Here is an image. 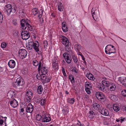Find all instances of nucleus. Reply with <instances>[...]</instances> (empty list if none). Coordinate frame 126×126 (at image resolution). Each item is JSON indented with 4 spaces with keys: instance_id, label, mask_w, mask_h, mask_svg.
<instances>
[{
    "instance_id": "nucleus-64",
    "label": "nucleus",
    "mask_w": 126,
    "mask_h": 126,
    "mask_svg": "<svg viewBox=\"0 0 126 126\" xmlns=\"http://www.w3.org/2000/svg\"><path fill=\"white\" fill-rule=\"evenodd\" d=\"M103 79H104L103 80L106 81V80H107V79L105 77H104Z\"/></svg>"
},
{
    "instance_id": "nucleus-36",
    "label": "nucleus",
    "mask_w": 126,
    "mask_h": 126,
    "mask_svg": "<svg viewBox=\"0 0 126 126\" xmlns=\"http://www.w3.org/2000/svg\"><path fill=\"white\" fill-rule=\"evenodd\" d=\"M58 10L60 11H63V6L62 4L60 3L58 6Z\"/></svg>"
},
{
    "instance_id": "nucleus-21",
    "label": "nucleus",
    "mask_w": 126,
    "mask_h": 126,
    "mask_svg": "<svg viewBox=\"0 0 126 126\" xmlns=\"http://www.w3.org/2000/svg\"><path fill=\"white\" fill-rule=\"evenodd\" d=\"M8 65L10 67L13 68L15 66L16 63L15 61L13 60H11L9 61Z\"/></svg>"
},
{
    "instance_id": "nucleus-33",
    "label": "nucleus",
    "mask_w": 126,
    "mask_h": 126,
    "mask_svg": "<svg viewBox=\"0 0 126 126\" xmlns=\"http://www.w3.org/2000/svg\"><path fill=\"white\" fill-rule=\"evenodd\" d=\"M102 84H99V85L98 86V88L100 90L102 91L104 89V85L102 83Z\"/></svg>"
},
{
    "instance_id": "nucleus-2",
    "label": "nucleus",
    "mask_w": 126,
    "mask_h": 126,
    "mask_svg": "<svg viewBox=\"0 0 126 126\" xmlns=\"http://www.w3.org/2000/svg\"><path fill=\"white\" fill-rule=\"evenodd\" d=\"M24 83V80L20 77L17 78L16 81L13 82L12 85L16 89L17 91L20 92L22 91Z\"/></svg>"
},
{
    "instance_id": "nucleus-16",
    "label": "nucleus",
    "mask_w": 126,
    "mask_h": 126,
    "mask_svg": "<svg viewBox=\"0 0 126 126\" xmlns=\"http://www.w3.org/2000/svg\"><path fill=\"white\" fill-rule=\"evenodd\" d=\"M45 74H42L40 75V74H38L36 75V78L38 79H42L46 81V77Z\"/></svg>"
},
{
    "instance_id": "nucleus-54",
    "label": "nucleus",
    "mask_w": 126,
    "mask_h": 126,
    "mask_svg": "<svg viewBox=\"0 0 126 126\" xmlns=\"http://www.w3.org/2000/svg\"><path fill=\"white\" fill-rule=\"evenodd\" d=\"M62 27H65L67 26H66V23L65 22H63L62 23Z\"/></svg>"
},
{
    "instance_id": "nucleus-61",
    "label": "nucleus",
    "mask_w": 126,
    "mask_h": 126,
    "mask_svg": "<svg viewBox=\"0 0 126 126\" xmlns=\"http://www.w3.org/2000/svg\"><path fill=\"white\" fill-rule=\"evenodd\" d=\"M20 110L21 112H23L24 111V109L23 108H22Z\"/></svg>"
},
{
    "instance_id": "nucleus-17",
    "label": "nucleus",
    "mask_w": 126,
    "mask_h": 126,
    "mask_svg": "<svg viewBox=\"0 0 126 126\" xmlns=\"http://www.w3.org/2000/svg\"><path fill=\"white\" fill-rule=\"evenodd\" d=\"M67 54L66 56V58H65V61L66 63H70L71 62V57L69 55L73 54V53L72 54H70L69 52H67Z\"/></svg>"
},
{
    "instance_id": "nucleus-49",
    "label": "nucleus",
    "mask_w": 126,
    "mask_h": 126,
    "mask_svg": "<svg viewBox=\"0 0 126 126\" xmlns=\"http://www.w3.org/2000/svg\"><path fill=\"white\" fill-rule=\"evenodd\" d=\"M62 29L63 31L65 32H66L67 31V27H62Z\"/></svg>"
},
{
    "instance_id": "nucleus-35",
    "label": "nucleus",
    "mask_w": 126,
    "mask_h": 126,
    "mask_svg": "<svg viewBox=\"0 0 126 126\" xmlns=\"http://www.w3.org/2000/svg\"><path fill=\"white\" fill-rule=\"evenodd\" d=\"M58 63H52V68L54 69L57 70L58 69Z\"/></svg>"
},
{
    "instance_id": "nucleus-38",
    "label": "nucleus",
    "mask_w": 126,
    "mask_h": 126,
    "mask_svg": "<svg viewBox=\"0 0 126 126\" xmlns=\"http://www.w3.org/2000/svg\"><path fill=\"white\" fill-rule=\"evenodd\" d=\"M72 55V59L73 60L74 62L75 63H77V62L78 61V59L77 58V57L76 56H75L73 54Z\"/></svg>"
},
{
    "instance_id": "nucleus-55",
    "label": "nucleus",
    "mask_w": 126,
    "mask_h": 126,
    "mask_svg": "<svg viewBox=\"0 0 126 126\" xmlns=\"http://www.w3.org/2000/svg\"><path fill=\"white\" fill-rule=\"evenodd\" d=\"M67 54V53H63V56L64 58H66V55Z\"/></svg>"
},
{
    "instance_id": "nucleus-42",
    "label": "nucleus",
    "mask_w": 126,
    "mask_h": 126,
    "mask_svg": "<svg viewBox=\"0 0 126 126\" xmlns=\"http://www.w3.org/2000/svg\"><path fill=\"white\" fill-rule=\"evenodd\" d=\"M25 98L26 101L28 102H30L31 101L32 98V97H28L27 96H26Z\"/></svg>"
},
{
    "instance_id": "nucleus-23",
    "label": "nucleus",
    "mask_w": 126,
    "mask_h": 126,
    "mask_svg": "<svg viewBox=\"0 0 126 126\" xmlns=\"http://www.w3.org/2000/svg\"><path fill=\"white\" fill-rule=\"evenodd\" d=\"M92 108L93 110H98L100 107V105L98 104L94 103L93 105Z\"/></svg>"
},
{
    "instance_id": "nucleus-57",
    "label": "nucleus",
    "mask_w": 126,
    "mask_h": 126,
    "mask_svg": "<svg viewBox=\"0 0 126 126\" xmlns=\"http://www.w3.org/2000/svg\"><path fill=\"white\" fill-rule=\"evenodd\" d=\"M79 123H78V124L79 125V126H84L83 125H82L81 124H80V123L79 122Z\"/></svg>"
},
{
    "instance_id": "nucleus-50",
    "label": "nucleus",
    "mask_w": 126,
    "mask_h": 126,
    "mask_svg": "<svg viewBox=\"0 0 126 126\" xmlns=\"http://www.w3.org/2000/svg\"><path fill=\"white\" fill-rule=\"evenodd\" d=\"M85 90L88 94H91L90 88H85Z\"/></svg>"
},
{
    "instance_id": "nucleus-60",
    "label": "nucleus",
    "mask_w": 126,
    "mask_h": 126,
    "mask_svg": "<svg viewBox=\"0 0 126 126\" xmlns=\"http://www.w3.org/2000/svg\"><path fill=\"white\" fill-rule=\"evenodd\" d=\"M120 121V118H119L118 119H117L116 120V121L117 122H119Z\"/></svg>"
},
{
    "instance_id": "nucleus-47",
    "label": "nucleus",
    "mask_w": 126,
    "mask_h": 126,
    "mask_svg": "<svg viewBox=\"0 0 126 126\" xmlns=\"http://www.w3.org/2000/svg\"><path fill=\"white\" fill-rule=\"evenodd\" d=\"M122 94L124 96H126V90H124L121 92Z\"/></svg>"
},
{
    "instance_id": "nucleus-32",
    "label": "nucleus",
    "mask_w": 126,
    "mask_h": 126,
    "mask_svg": "<svg viewBox=\"0 0 126 126\" xmlns=\"http://www.w3.org/2000/svg\"><path fill=\"white\" fill-rule=\"evenodd\" d=\"M113 108L114 110L115 111L117 112L120 110L119 107L116 104H114L113 105Z\"/></svg>"
},
{
    "instance_id": "nucleus-44",
    "label": "nucleus",
    "mask_w": 126,
    "mask_h": 126,
    "mask_svg": "<svg viewBox=\"0 0 126 126\" xmlns=\"http://www.w3.org/2000/svg\"><path fill=\"white\" fill-rule=\"evenodd\" d=\"M74 98L69 99L68 101V102L70 104H73L74 102Z\"/></svg>"
},
{
    "instance_id": "nucleus-34",
    "label": "nucleus",
    "mask_w": 126,
    "mask_h": 126,
    "mask_svg": "<svg viewBox=\"0 0 126 126\" xmlns=\"http://www.w3.org/2000/svg\"><path fill=\"white\" fill-rule=\"evenodd\" d=\"M92 88L90 83L87 81L85 83V88Z\"/></svg>"
},
{
    "instance_id": "nucleus-20",
    "label": "nucleus",
    "mask_w": 126,
    "mask_h": 126,
    "mask_svg": "<svg viewBox=\"0 0 126 126\" xmlns=\"http://www.w3.org/2000/svg\"><path fill=\"white\" fill-rule=\"evenodd\" d=\"M10 104L12 107L15 108L18 106V103L16 99H14L11 101Z\"/></svg>"
},
{
    "instance_id": "nucleus-43",
    "label": "nucleus",
    "mask_w": 126,
    "mask_h": 126,
    "mask_svg": "<svg viewBox=\"0 0 126 126\" xmlns=\"http://www.w3.org/2000/svg\"><path fill=\"white\" fill-rule=\"evenodd\" d=\"M7 44L5 42H3L1 43V47L3 48H5L7 46Z\"/></svg>"
},
{
    "instance_id": "nucleus-26",
    "label": "nucleus",
    "mask_w": 126,
    "mask_h": 126,
    "mask_svg": "<svg viewBox=\"0 0 126 126\" xmlns=\"http://www.w3.org/2000/svg\"><path fill=\"white\" fill-rule=\"evenodd\" d=\"M43 88L42 85H40L38 87L37 90L38 93L39 94H41L43 92Z\"/></svg>"
},
{
    "instance_id": "nucleus-29",
    "label": "nucleus",
    "mask_w": 126,
    "mask_h": 126,
    "mask_svg": "<svg viewBox=\"0 0 126 126\" xmlns=\"http://www.w3.org/2000/svg\"><path fill=\"white\" fill-rule=\"evenodd\" d=\"M38 10L37 8H35L32 10V13L34 16H35L38 14Z\"/></svg>"
},
{
    "instance_id": "nucleus-37",
    "label": "nucleus",
    "mask_w": 126,
    "mask_h": 126,
    "mask_svg": "<svg viewBox=\"0 0 126 126\" xmlns=\"http://www.w3.org/2000/svg\"><path fill=\"white\" fill-rule=\"evenodd\" d=\"M92 16L93 17L94 19L96 21H98V17L97 18H96L95 17V12L94 11L93 12V11H92Z\"/></svg>"
},
{
    "instance_id": "nucleus-25",
    "label": "nucleus",
    "mask_w": 126,
    "mask_h": 126,
    "mask_svg": "<svg viewBox=\"0 0 126 126\" xmlns=\"http://www.w3.org/2000/svg\"><path fill=\"white\" fill-rule=\"evenodd\" d=\"M74 47L76 50L79 51L81 49L82 47L79 44H77L75 45Z\"/></svg>"
},
{
    "instance_id": "nucleus-27",
    "label": "nucleus",
    "mask_w": 126,
    "mask_h": 126,
    "mask_svg": "<svg viewBox=\"0 0 126 126\" xmlns=\"http://www.w3.org/2000/svg\"><path fill=\"white\" fill-rule=\"evenodd\" d=\"M88 115L89 118H93L95 116V114L93 111H89Z\"/></svg>"
},
{
    "instance_id": "nucleus-53",
    "label": "nucleus",
    "mask_w": 126,
    "mask_h": 126,
    "mask_svg": "<svg viewBox=\"0 0 126 126\" xmlns=\"http://www.w3.org/2000/svg\"><path fill=\"white\" fill-rule=\"evenodd\" d=\"M72 71H74L76 73H78V70L76 67H74L72 69Z\"/></svg>"
},
{
    "instance_id": "nucleus-14",
    "label": "nucleus",
    "mask_w": 126,
    "mask_h": 126,
    "mask_svg": "<svg viewBox=\"0 0 126 126\" xmlns=\"http://www.w3.org/2000/svg\"><path fill=\"white\" fill-rule=\"evenodd\" d=\"M40 45L37 41H35L34 42V44L33 47V48L34 49L36 52H38L39 51V47Z\"/></svg>"
},
{
    "instance_id": "nucleus-11",
    "label": "nucleus",
    "mask_w": 126,
    "mask_h": 126,
    "mask_svg": "<svg viewBox=\"0 0 126 126\" xmlns=\"http://www.w3.org/2000/svg\"><path fill=\"white\" fill-rule=\"evenodd\" d=\"M22 38L23 40H26L30 37L29 34L27 31L22 32L21 33Z\"/></svg>"
},
{
    "instance_id": "nucleus-9",
    "label": "nucleus",
    "mask_w": 126,
    "mask_h": 126,
    "mask_svg": "<svg viewBox=\"0 0 126 126\" xmlns=\"http://www.w3.org/2000/svg\"><path fill=\"white\" fill-rule=\"evenodd\" d=\"M19 55L21 58L23 59L25 58L27 55V52L24 49H21L18 52Z\"/></svg>"
},
{
    "instance_id": "nucleus-58",
    "label": "nucleus",
    "mask_w": 126,
    "mask_h": 126,
    "mask_svg": "<svg viewBox=\"0 0 126 126\" xmlns=\"http://www.w3.org/2000/svg\"><path fill=\"white\" fill-rule=\"evenodd\" d=\"M63 75L64 76H66V74L65 72V71H63Z\"/></svg>"
},
{
    "instance_id": "nucleus-28",
    "label": "nucleus",
    "mask_w": 126,
    "mask_h": 126,
    "mask_svg": "<svg viewBox=\"0 0 126 126\" xmlns=\"http://www.w3.org/2000/svg\"><path fill=\"white\" fill-rule=\"evenodd\" d=\"M69 78L70 80V81L72 83L74 82L75 80L74 76L70 74L69 75Z\"/></svg>"
},
{
    "instance_id": "nucleus-22",
    "label": "nucleus",
    "mask_w": 126,
    "mask_h": 126,
    "mask_svg": "<svg viewBox=\"0 0 126 126\" xmlns=\"http://www.w3.org/2000/svg\"><path fill=\"white\" fill-rule=\"evenodd\" d=\"M86 77L89 79L92 80H94L95 78L92 74L90 73H88L86 75Z\"/></svg>"
},
{
    "instance_id": "nucleus-46",
    "label": "nucleus",
    "mask_w": 126,
    "mask_h": 126,
    "mask_svg": "<svg viewBox=\"0 0 126 126\" xmlns=\"http://www.w3.org/2000/svg\"><path fill=\"white\" fill-rule=\"evenodd\" d=\"M43 13V10L42 9L40 10L39 13V15L38 16V17L39 18H41L42 15Z\"/></svg>"
},
{
    "instance_id": "nucleus-18",
    "label": "nucleus",
    "mask_w": 126,
    "mask_h": 126,
    "mask_svg": "<svg viewBox=\"0 0 126 126\" xmlns=\"http://www.w3.org/2000/svg\"><path fill=\"white\" fill-rule=\"evenodd\" d=\"M118 80L122 84L126 87V78L124 77H120Z\"/></svg>"
},
{
    "instance_id": "nucleus-15",
    "label": "nucleus",
    "mask_w": 126,
    "mask_h": 126,
    "mask_svg": "<svg viewBox=\"0 0 126 126\" xmlns=\"http://www.w3.org/2000/svg\"><path fill=\"white\" fill-rule=\"evenodd\" d=\"M100 112L102 115L108 116L109 115V112L108 110L104 108H102L100 110Z\"/></svg>"
},
{
    "instance_id": "nucleus-24",
    "label": "nucleus",
    "mask_w": 126,
    "mask_h": 126,
    "mask_svg": "<svg viewBox=\"0 0 126 126\" xmlns=\"http://www.w3.org/2000/svg\"><path fill=\"white\" fill-rule=\"evenodd\" d=\"M38 101L39 102L40 104L41 105H44L45 104L46 100L45 99H43L42 98H39Z\"/></svg>"
},
{
    "instance_id": "nucleus-19",
    "label": "nucleus",
    "mask_w": 126,
    "mask_h": 126,
    "mask_svg": "<svg viewBox=\"0 0 126 126\" xmlns=\"http://www.w3.org/2000/svg\"><path fill=\"white\" fill-rule=\"evenodd\" d=\"M34 42L32 41H29L26 44V47L29 50H31L33 47Z\"/></svg>"
},
{
    "instance_id": "nucleus-31",
    "label": "nucleus",
    "mask_w": 126,
    "mask_h": 126,
    "mask_svg": "<svg viewBox=\"0 0 126 126\" xmlns=\"http://www.w3.org/2000/svg\"><path fill=\"white\" fill-rule=\"evenodd\" d=\"M110 97L111 100L114 101H116L117 99V98L116 96L113 94L110 95Z\"/></svg>"
},
{
    "instance_id": "nucleus-7",
    "label": "nucleus",
    "mask_w": 126,
    "mask_h": 126,
    "mask_svg": "<svg viewBox=\"0 0 126 126\" xmlns=\"http://www.w3.org/2000/svg\"><path fill=\"white\" fill-rule=\"evenodd\" d=\"M41 70L42 74H46L47 72V68L43 65L41 64V62L40 61L39 63L38 71H40Z\"/></svg>"
},
{
    "instance_id": "nucleus-59",
    "label": "nucleus",
    "mask_w": 126,
    "mask_h": 126,
    "mask_svg": "<svg viewBox=\"0 0 126 126\" xmlns=\"http://www.w3.org/2000/svg\"><path fill=\"white\" fill-rule=\"evenodd\" d=\"M124 121V119H120V123H122L123 121Z\"/></svg>"
},
{
    "instance_id": "nucleus-48",
    "label": "nucleus",
    "mask_w": 126,
    "mask_h": 126,
    "mask_svg": "<svg viewBox=\"0 0 126 126\" xmlns=\"http://www.w3.org/2000/svg\"><path fill=\"white\" fill-rule=\"evenodd\" d=\"M3 120L1 119V117H0V126H4L3 124Z\"/></svg>"
},
{
    "instance_id": "nucleus-3",
    "label": "nucleus",
    "mask_w": 126,
    "mask_h": 126,
    "mask_svg": "<svg viewBox=\"0 0 126 126\" xmlns=\"http://www.w3.org/2000/svg\"><path fill=\"white\" fill-rule=\"evenodd\" d=\"M61 37L62 40V44L65 46V49L67 52H69L70 54H72L73 50L70 47V43L68 40L64 36L62 35Z\"/></svg>"
},
{
    "instance_id": "nucleus-56",
    "label": "nucleus",
    "mask_w": 126,
    "mask_h": 126,
    "mask_svg": "<svg viewBox=\"0 0 126 126\" xmlns=\"http://www.w3.org/2000/svg\"><path fill=\"white\" fill-rule=\"evenodd\" d=\"M3 70V68L1 67H0V72H2Z\"/></svg>"
},
{
    "instance_id": "nucleus-13",
    "label": "nucleus",
    "mask_w": 126,
    "mask_h": 126,
    "mask_svg": "<svg viewBox=\"0 0 126 126\" xmlns=\"http://www.w3.org/2000/svg\"><path fill=\"white\" fill-rule=\"evenodd\" d=\"M33 106L31 103L29 104L27 106L26 111L27 113H32L33 110Z\"/></svg>"
},
{
    "instance_id": "nucleus-63",
    "label": "nucleus",
    "mask_w": 126,
    "mask_h": 126,
    "mask_svg": "<svg viewBox=\"0 0 126 126\" xmlns=\"http://www.w3.org/2000/svg\"><path fill=\"white\" fill-rule=\"evenodd\" d=\"M82 59L83 60V61H85V58L84 57V56H83L82 57Z\"/></svg>"
},
{
    "instance_id": "nucleus-4",
    "label": "nucleus",
    "mask_w": 126,
    "mask_h": 126,
    "mask_svg": "<svg viewBox=\"0 0 126 126\" xmlns=\"http://www.w3.org/2000/svg\"><path fill=\"white\" fill-rule=\"evenodd\" d=\"M29 21L27 19L25 20L22 19L20 21V23L22 28L23 30H25L27 27L28 29L32 31L33 29V27L29 23Z\"/></svg>"
},
{
    "instance_id": "nucleus-51",
    "label": "nucleus",
    "mask_w": 126,
    "mask_h": 126,
    "mask_svg": "<svg viewBox=\"0 0 126 126\" xmlns=\"http://www.w3.org/2000/svg\"><path fill=\"white\" fill-rule=\"evenodd\" d=\"M13 24L15 25H16L17 24V20L16 19H14L12 21Z\"/></svg>"
},
{
    "instance_id": "nucleus-12",
    "label": "nucleus",
    "mask_w": 126,
    "mask_h": 126,
    "mask_svg": "<svg viewBox=\"0 0 126 126\" xmlns=\"http://www.w3.org/2000/svg\"><path fill=\"white\" fill-rule=\"evenodd\" d=\"M6 11L5 12L9 15L11 12L12 8L11 5L10 4H8L5 7Z\"/></svg>"
},
{
    "instance_id": "nucleus-40",
    "label": "nucleus",
    "mask_w": 126,
    "mask_h": 126,
    "mask_svg": "<svg viewBox=\"0 0 126 126\" xmlns=\"http://www.w3.org/2000/svg\"><path fill=\"white\" fill-rule=\"evenodd\" d=\"M36 120H37L39 121L42 118V116H41L39 114H38L36 115Z\"/></svg>"
},
{
    "instance_id": "nucleus-5",
    "label": "nucleus",
    "mask_w": 126,
    "mask_h": 126,
    "mask_svg": "<svg viewBox=\"0 0 126 126\" xmlns=\"http://www.w3.org/2000/svg\"><path fill=\"white\" fill-rule=\"evenodd\" d=\"M116 50L114 47L111 45H108L105 48V52L106 54L110 55L111 53H114Z\"/></svg>"
},
{
    "instance_id": "nucleus-8",
    "label": "nucleus",
    "mask_w": 126,
    "mask_h": 126,
    "mask_svg": "<svg viewBox=\"0 0 126 126\" xmlns=\"http://www.w3.org/2000/svg\"><path fill=\"white\" fill-rule=\"evenodd\" d=\"M46 113L43 112L42 114V122H47L51 120V118L48 115L46 114Z\"/></svg>"
},
{
    "instance_id": "nucleus-10",
    "label": "nucleus",
    "mask_w": 126,
    "mask_h": 126,
    "mask_svg": "<svg viewBox=\"0 0 126 126\" xmlns=\"http://www.w3.org/2000/svg\"><path fill=\"white\" fill-rule=\"evenodd\" d=\"M95 95L97 98L100 100H105V96L102 93L100 92H96Z\"/></svg>"
},
{
    "instance_id": "nucleus-30",
    "label": "nucleus",
    "mask_w": 126,
    "mask_h": 126,
    "mask_svg": "<svg viewBox=\"0 0 126 126\" xmlns=\"http://www.w3.org/2000/svg\"><path fill=\"white\" fill-rule=\"evenodd\" d=\"M32 93L31 91H30L28 90V91L26 94V96H27L28 97H32Z\"/></svg>"
},
{
    "instance_id": "nucleus-41",
    "label": "nucleus",
    "mask_w": 126,
    "mask_h": 126,
    "mask_svg": "<svg viewBox=\"0 0 126 126\" xmlns=\"http://www.w3.org/2000/svg\"><path fill=\"white\" fill-rule=\"evenodd\" d=\"M58 60L56 57H54L52 60V63H58Z\"/></svg>"
},
{
    "instance_id": "nucleus-1",
    "label": "nucleus",
    "mask_w": 126,
    "mask_h": 126,
    "mask_svg": "<svg viewBox=\"0 0 126 126\" xmlns=\"http://www.w3.org/2000/svg\"><path fill=\"white\" fill-rule=\"evenodd\" d=\"M24 83V80L20 77L17 78L16 81L13 82L12 85L16 89L17 91L20 92L22 91Z\"/></svg>"
},
{
    "instance_id": "nucleus-6",
    "label": "nucleus",
    "mask_w": 126,
    "mask_h": 126,
    "mask_svg": "<svg viewBox=\"0 0 126 126\" xmlns=\"http://www.w3.org/2000/svg\"><path fill=\"white\" fill-rule=\"evenodd\" d=\"M102 83L105 85L106 86L110 87V91H114L115 90L116 86L114 84H112L107 81L102 80Z\"/></svg>"
},
{
    "instance_id": "nucleus-45",
    "label": "nucleus",
    "mask_w": 126,
    "mask_h": 126,
    "mask_svg": "<svg viewBox=\"0 0 126 126\" xmlns=\"http://www.w3.org/2000/svg\"><path fill=\"white\" fill-rule=\"evenodd\" d=\"M48 45L47 42V41L45 40L43 41V45L45 48H47Z\"/></svg>"
},
{
    "instance_id": "nucleus-39",
    "label": "nucleus",
    "mask_w": 126,
    "mask_h": 126,
    "mask_svg": "<svg viewBox=\"0 0 126 126\" xmlns=\"http://www.w3.org/2000/svg\"><path fill=\"white\" fill-rule=\"evenodd\" d=\"M32 63L33 65L35 66H36L38 64V62L36 60H34L32 61Z\"/></svg>"
},
{
    "instance_id": "nucleus-62",
    "label": "nucleus",
    "mask_w": 126,
    "mask_h": 126,
    "mask_svg": "<svg viewBox=\"0 0 126 126\" xmlns=\"http://www.w3.org/2000/svg\"><path fill=\"white\" fill-rule=\"evenodd\" d=\"M108 107H109V108H111V105H107V108H108Z\"/></svg>"
},
{
    "instance_id": "nucleus-52",
    "label": "nucleus",
    "mask_w": 126,
    "mask_h": 126,
    "mask_svg": "<svg viewBox=\"0 0 126 126\" xmlns=\"http://www.w3.org/2000/svg\"><path fill=\"white\" fill-rule=\"evenodd\" d=\"M3 19L2 15L0 12V22H2Z\"/></svg>"
}]
</instances>
